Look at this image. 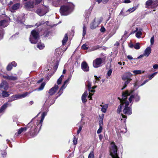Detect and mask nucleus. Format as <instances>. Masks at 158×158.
Listing matches in <instances>:
<instances>
[{
  "mask_svg": "<svg viewBox=\"0 0 158 158\" xmlns=\"http://www.w3.org/2000/svg\"><path fill=\"white\" fill-rule=\"evenodd\" d=\"M130 94L129 91H127L123 93L122 99H120L119 98H118L121 103L117 110V112L118 114L121 112L122 109H123V112L124 114L130 115L132 114L131 105L129 106V102L126 100L127 97L129 96Z\"/></svg>",
  "mask_w": 158,
  "mask_h": 158,
  "instance_id": "obj_1",
  "label": "nucleus"
},
{
  "mask_svg": "<svg viewBox=\"0 0 158 158\" xmlns=\"http://www.w3.org/2000/svg\"><path fill=\"white\" fill-rule=\"evenodd\" d=\"M48 111V110L47 109V112H44L42 113L41 118L40 120L36 119V117L40 113H39L36 116L33 118L28 123V126L31 127V133L33 135H36L41 129L42 123Z\"/></svg>",
  "mask_w": 158,
  "mask_h": 158,
  "instance_id": "obj_2",
  "label": "nucleus"
},
{
  "mask_svg": "<svg viewBox=\"0 0 158 158\" xmlns=\"http://www.w3.org/2000/svg\"><path fill=\"white\" fill-rule=\"evenodd\" d=\"M74 7L73 5L71 3L67 5L62 6L60 9V12L62 15H67L73 11Z\"/></svg>",
  "mask_w": 158,
  "mask_h": 158,
  "instance_id": "obj_3",
  "label": "nucleus"
},
{
  "mask_svg": "<svg viewBox=\"0 0 158 158\" xmlns=\"http://www.w3.org/2000/svg\"><path fill=\"white\" fill-rule=\"evenodd\" d=\"M39 38V31L34 30L31 32L29 40L31 44H35L38 42Z\"/></svg>",
  "mask_w": 158,
  "mask_h": 158,
  "instance_id": "obj_4",
  "label": "nucleus"
},
{
  "mask_svg": "<svg viewBox=\"0 0 158 158\" xmlns=\"http://www.w3.org/2000/svg\"><path fill=\"white\" fill-rule=\"evenodd\" d=\"M64 77V76L63 75H62L59 77V78L58 79L57 84H56L54 86L52 87L48 91V93L49 96L53 95L56 92L59 88L58 85L61 84V81Z\"/></svg>",
  "mask_w": 158,
  "mask_h": 158,
  "instance_id": "obj_5",
  "label": "nucleus"
},
{
  "mask_svg": "<svg viewBox=\"0 0 158 158\" xmlns=\"http://www.w3.org/2000/svg\"><path fill=\"white\" fill-rule=\"evenodd\" d=\"M103 19L102 17L95 18L90 24V28L91 29H95L102 21Z\"/></svg>",
  "mask_w": 158,
  "mask_h": 158,
  "instance_id": "obj_6",
  "label": "nucleus"
},
{
  "mask_svg": "<svg viewBox=\"0 0 158 158\" xmlns=\"http://www.w3.org/2000/svg\"><path fill=\"white\" fill-rule=\"evenodd\" d=\"M145 5V7L147 8H155L158 6V0H148L146 2Z\"/></svg>",
  "mask_w": 158,
  "mask_h": 158,
  "instance_id": "obj_7",
  "label": "nucleus"
},
{
  "mask_svg": "<svg viewBox=\"0 0 158 158\" xmlns=\"http://www.w3.org/2000/svg\"><path fill=\"white\" fill-rule=\"evenodd\" d=\"M49 11L48 7L47 6H45L41 8L37 9L36 12L39 15L42 16L46 14Z\"/></svg>",
  "mask_w": 158,
  "mask_h": 158,
  "instance_id": "obj_8",
  "label": "nucleus"
},
{
  "mask_svg": "<svg viewBox=\"0 0 158 158\" xmlns=\"http://www.w3.org/2000/svg\"><path fill=\"white\" fill-rule=\"evenodd\" d=\"M117 147L114 144L112 146L110 149L111 158H119L117 153Z\"/></svg>",
  "mask_w": 158,
  "mask_h": 158,
  "instance_id": "obj_9",
  "label": "nucleus"
},
{
  "mask_svg": "<svg viewBox=\"0 0 158 158\" xmlns=\"http://www.w3.org/2000/svg\"><path fill=\"white\" fill-rule=\"evenodd\" d=\"M102 63V59L101 58H98L93 61V66L95 68L99 67L101 66V64Z\"/></svg>",
  "mask_w": 158,
  "mask_h": 158,
  "instance_id": "obj_10",
  "label": "nucleus"
},
{
  "mask_svg": "<svg viewBox=\"0 0 158 158\" xmlns=\"http://www.w3.org/2000/svg\"><path fill=\"white\" fill-rule=\"evenodd\" d=\"M140 98L139 95L137 94H135L134 95H131L129 98V100L130 103H133V99L136 102H138L140 100Z\"/></svg>",
  "mask_w": 158,
  "mask_h": 158,
  "instance_id": "obj_11",
  "label": "nucleus"
},
{
  "mask_svg": "<svg viewBox=\"0 0 158 158\" xmlns=\"http://www.w3.org/2000/svg\"><path fill=\"white\" fill-rule=\"evenodd\" d=\"M30 128V131L29 132V134L32 136V137H34L35 136V135H33L32 134H31V127H30V126H28V124H27V127H21L20 128H19L18 131V135H20V134H21L23 132L25 131H26L27 128Z\"/></svg>",
  "mask_w": 158,
  "mask_h": 158,
  "instance_id": "obj_12",
  "label": "nucleus"
},
{
  "mask_svg": "<svg viewBox=\"0 0 158 158\" xmlns=\"http://www.w3.org/2000/svg\"><path fill=\"white\" fill-rule=\"evenodd\" d=\"M69 80V78L64 81L63 84L60 87L59 91L58 92V96H60L63 93V90L67 86V85L68 83Z\"/></svg>",
  "mask_w": 158,
  "mask_h": 158,
  "instance_id": "obj_13",
  "label": "nucleus"
},
{
  "mask_svg": "<svg viewBox=\"0 0 158 158\" xmlns=\"http://www.w3.org/2000/svg\"><path fill=\"white\" fill-rule=\"evenodd\" d=\"M68 0H54L52 2V5L56 7L59 6L62 3L67 2Z\"/></svg>",
  "mask_w": 158,
  "mask_h": 158,
  "instance_id": "obj_14",
  "label": "nucleus"
},
{
  "mask_svg": "<svg viewBox=\"0 0 158 158\" xmlns=\"http://www.w3.org/2000/svg\"><path fill=\"white\" fill-rule=\"evenodd\" d=\"M132 75L130 72H127L124 73L122 76V80L125 81L127 80H131V77Z\"/></svg>",
  "mask_w": 158,
  "mask_h": 158,
  "instance_id": "obj_15",
  "label": "nucleus"
},
{
  "mask_svg": "<svg viewBox=\"0 0 158 158\" xmlns=\"http://www.w3.org/2000/svg\"><path fill=\"white\" fill-rule=\"evenodd\" d=\"M81 68L85 72H88L89 71V67L87 63L85 61H83L81 64Z\"/></svg>",
  "mask_w": 158,
  "mask_h": 158,
  "instance_id": "obj_16",
  "label": "nucleus"
},
{
  "mask_svg": "<svg viewBox=\"0 0 158 158\" xmlns=\"http://www.w3.org/2000/svg\"><path fill=\"white\" fill-rule=\"evenodd\" d=\"M31 93V92H28L20 94H15L17 99L23 98L28 95Z\"/></svg>",
  "mask_w": 158,
  "mask_h": 158,
  "instance_id": "obj_17",
  "label": "nucleus"
},
{
  "mask_svg": "<svg viewBox=\"0 0 158 158\" xmlns=\"http://www.w3.org/2000/svg\"><path fill=\"white\" fill-rule=\"evenodd\" d=\"M157 72H155L152 74L149 75L148 77L149 79H147L144 81L143 83L140 85V86H143L148 82L149 80H151L157 74Z\"/></svg>",
  "mask_w": 158,
  "mask_h": 158,
  "instance_id": "obj_18",
  "label": "nucleus"
},
{
  "mask_svg": "<svg viewBox=\"0 0 158 158\" xmlns=\"http://www.w3.org/2000/svg\"><path fill=\"white\" fill-rule=\"evenodd\" d=\"M8 83L5 81H2L0 85V88L6 90L8 89Z\"/></svg>",
  "mask_w": 158,
  "mask_h": 158,
  "instance_id": "obj_19",
  "label": "nucleus"
},
{
  "mask_svg": "<svg viewBox=\"0 0 158 158\" xmlns=\"http://www.w3.org/2000/svg\"><path fill=\"white\" fill-rule=\"evenodd\" d=\"M17 64L15 61L12 62L11 63L9 64L6 67V70L9 71H10L12 69V67H15L16 66Z\"/></svg>",
  "mask_w": 158,
  "mask_h": 158,
  "instance_id": "obj_20",
  "label": "nucleus"
},
{
  "mask_svg": "<svg viewBox=\"0 0 158 158\" xmlns=\"http://www.w3.org/2000/svg\"><path fill=\"white\" fill-rule=\"evenodd\" d=\"M9 104L7 103H6L4 104L0 108V114H3Z\"/></svg>",
  "mask_w": 158,
  "mask_h": 158,
  "instance_id": "obj_21",
  "label": "nucleus"
},
{
  "mask_svg": "<svg viewBox=\"0 0 158 158\" xmlns=\"http://www.w3.org/2000/svg\"><path fill=\"white\" fill-rule=\"evenodd\" d=\"M20 6V4L18 3L13 5L11 8V12H14L15 10L19 9Z\"/></svg>",
  "mask_w": 158,
  "mask_h": 158,
  "instance_id": "obj_22",
  "label": "nucleus"
},
{
  "mask_svg": "<svg viewBox=\"0 0 158 158\" xmlns=\"http://www.w3.org/2000/svg\"><path fill=\"white\" fill-rule=\"evenodd\" d=\"M151 47H148L145 50L144 55V56H148L151 52Z\"/></svg>",
  "mask_w": 158,
  "mask_h": 158,
  "instance_id": "obj_23",
  "label": "nucleus"
},
{
  "mask_svg": "<svg viewBox=\"0 0 158 158\" xmlns=\"http://www.w3.org/2000/svg\"><path fill=\"white\" fill-rule=\"evenodd\" d=\"M142 29H139L138 30V28H136V29L135 31H137L136 34V36L138 38H139L141 37V36L142 35Z\"/></svg>",
  "mask_w": 158,
  "mask_h": 158,
  "instance_id": "obj_24",
  "label": "nucleus"
},
{
  "mask_svg": "<svg viewBox=\"0 0 158 158\" xmlns=\"http://www.w3.org/2000/svg\"><path fill=\"white\" fill-rule=\"evenodd\" d=\"M100 106L102 107L101 109V111L103 113H106V109L108 106V104H105L103 105L101 104Z\"/></svg>",
  "mask_w": 158,
  "mask_h": 158,
  "instance_id": "obj_25",
  "label": "nucleus"
},
{
  "mask_svg": "<svg viewBox=\"0 0 158 158\" xmlns=\"http://www.w3.org/2000/svg\"><path fill=\"white\" fill-rule=\"evenodd\" d=\"M88 93L87 91H85L84 93L82 95L81 97L82 101L83 103H85L87 101L86 97L87 96Z\"/></svg>",
  "mask_w": 158,
  "mask_h": 158,
  "instance_id": "obj_26",
  "label": "nucleus"
},
{
  "mask_svg": "<svg viewBox=\"0 0 158 158\" xmlns=\"http://www.w3.org/2000/svg\"><path fill=\"white\" fill-rule=\"evenodd\" d=\"M25 6L27 8H31L33 7V3L30 2H28L25 4Z\"/></svg>",
  "mask_w": 158,
  "mask_h": 158,
  "instance_id": "obj_27",
  "label": "nucleus"
},
{
  "mask_svg": "<svg viewBox=\"0 0 158 158\" xmlns=\"http://www.w3.org/2000/svg\"><path fill=\"white\" fill-rule=\"evenodd\" d=\"M68 37L67 34H66L64 36V37L62 41V44L63 45H65L68 40Z\"/></svg>",
  "mask_w": 158,
  "mask_h": 158,
  "instance_id": "obj_28",
  "label": "nucleus"
},
{
  "mask_svg": "<svg viewBox=\"0 0 158 158\" xmlns=\"http://www.w3.org/2000/svg\"><path fill=\"white\" fill-rule=\"evenodd\" d=\"M18 79V77L16 76H14L13 75H9L8 80L10 81H15Z\"/></svg>",
  "mask_w": 158,
  "mask_h": 158,
  "instance_id": "obj_29",
  "label": "nucleus"
},
{
  "mask_svg": "<svg viewBox=\"0 0 158 158\" xmlns=\"http://www.w3.org/2000/svg\"><path fill=\"white\" fill-rule=\"evenodd\" d=\"M17 99L15 95H13L10 97L9 98V100L8 101V102H10L13 101Z\"/></svg>",
  "mask_w": 158,
  "mask_h": 158,
  "instance_id": "obj_30",
  "label": "nucleus"
},
{
  "mask_svg": "<svg viewBox=\"0 0 158 158\" xmlns=\"http://www.w3.org/2000/svg\"><path fill=\"white\" fill-rule=\"evenodd\" d=\"M137 8V6L134 7L132 8H130L127 10L126 12H128L129 14L130 13L134 11Z\"/></svg>",
  "mask_w": 158,
  "mask_h": 158,
  "instance_id": "obj_31",
  "label": "nucleus"
},
{
  "mask_svg": "<svg viewBox=\"0 0 158 158\" xmlns=\"http://www.w3.org/2000/svg\"><path fill=\"white\" fill-rule=\"evenodd\" d=\"M2 95L3 98L7 97L10 95L8 92L4 91L2 92Z\"/></svg>",
  "mask_w": 158,
  "mask_h": 158,
  "instance_id": "obj_32",
  "label": "nucleus"
},
{
  "mask_svg": "<svg viewBox=\"0 0 158 158\" xmlns=\"http://www.w3.org/2000/svg\"><path fill=\"white\" fill-rule=\"evenodd\" d=\"M131 80H125V81L124 83V85L123 87L122 88V90H123L127 87V85H128L129 83Z\"/></svg>",
  "mask_w": 158,
  "mask_h": 158,
  "instance_id": "obj_33",
  "label": "nucleus"
},
{
  "mask_svg": "<svg viewBox=\"0 0 158 158\" xmlns=\"http://www.w3.org/2000/svg\"><path fill=\"white\" fill-rule=\"evenodd\" d=\"M37 47L39 49L41 50L44 48V45L43 44L40 43L38 44Z\"/></svg>",
  "mask_w": 158,
  "mask_h": 158,
  "instance_id": "obj_34",
  "label": "nucleus"
},
{
  "mask_svg": "<svg viewBox=\"0 0 158 158\" xmlns=\"http://www.w3.org/2000/svg\"><path fill=\"white\" fill-rule=\"evenodd\" d=\"M100 47L98 45L92 47L91 48L89 49V51L90 52L94 51L97 50Z\"/></svg>",
  "mask_w": 158,
  "mask_h": 158,
  "instance_id": "obj_35",
  "label": "nucleus"
},
{
  "mask_svg": "<svg viewBox=\"0 0 158 158\" xmlns=\"http://www.w3.org/2000/svg\"><path fill=\"white\" fill-rule=\"evenodd\" d=\"M90 92L89 93V95L88 96V98L89 99H91L92 98V96L94 94V93L95 92V90L94 89H91V90H89Z\"/></svg>",
  "mask_w": 158,
  "mask_h": 158,
  "instance_id": "obj_36",
  "label": "nucleus"
},
{
  "mask_svg": "<svg viewBox=\"0 0 158 158\" xmlns=\"http://www.w3.org/2000/svg\"><path fill=\"white\" fill-rule=\"evenodd\" d=\"M86 30H87L86 27L85 26V25H84L83 27V37L86 34Z\"/></svg>",
  "mask_w": 158,
  "mask_h": 158,
  "instance_id": "obj_37",
  "label": "nucleus"
},
{
  "mask_svg": "<svg viewBox=\"0 0 158 158\" xmlns=\"http://www.w3.org/2000/svg\"><path fill=\"white\" fill-rule=\"evenodd\" d=\"M45 84L44 83H42L40 87L38 88V90H43L45 85Z\"/></svg>",
  "mask_w": 158,
  "mask_h": 158,
  "instance_id": "obj_38",
  "label": "nucleus"
},
{
  "mask_svg": "<svg viewBox=\"0 0 158 158\" xmlns=\"http://www.w3.org/2000/svg\"><path fill=\"white\" fill-rule=\"evenodd\" d=\"M83 123L82 124V125H81L80 126H79V128L78 129V130L77 131V134H78L81 131L82 129V127L83 126L84 124H85V123L84 122H82Z\"/></svg>",
  "mask_w": 158,
  "mask_h": 158,
  "instance_id": "obj_39",
  "label": "nucleus"
},
{
  "mask_svg": "<svg viewBox=\"0 0 158 158\" xmlns=\"http://www.w3.org/2000/svg\"><path fill=\"white\" fill-rule=\"evenodd\" d=\"M132 72L135 75H137V74H140L142 73L141 71L140 70H134V71H132Z\"/></svg>",
  "mask_w": 158,
  "mask_h": 158,
  "instance_id": "obj_40",
  "label": "nucleus"
},
{
  "mask_svg": "<svg viewBox=\"0 0 158 158\" xmlns=\"http://www.w3.org/2000/svg\"><path fill=\"white\" fill-rule=\"evenodd\" d=\"M6 151L4 150L1 153V158H5L6 155Z\"/></svg>",
  "mask_w": 158,
  "mask_h": 158,
  "instance_id": "obj_41",
  "label": "nucleus"
},
{
  "mask_svg": "<svg viewBox=\"0 0 158 158\" xmlns=\"http://www.w3.org/2000/svg\"><path fill=\"white\" fill-rule=\"evenodd\" d=\"M139 43H136L134 45V48L136 49H139L140 48L139 45Z\"/></svg>",
  "mask_w": 158,
  "mask_h": 158,
  "instance_id": "obj_42",
  "label": "nucleus"
},
{
  "mask_svg": "<svg viewBox=\"0 0 158 158\" xmlns=\"http://www.w3.org/2000/svg\"><path fill=\"white\" fill-rule=\"evenodd\" d=\"M88 158H94V154L93 151L90 152Z\"/></svg>",
  "mask_w": 158,
  "mask_h": 158,
  "instance_id": "obj_43",
  "label": "nucleus"
},
{
  "mask_svg": "<svg viewBox=\"0 0 158 158\" xmlns=\"http://www.w3.org/2000/svg\"><path fill=\"white\" fill-rule=\"evenodd\" d=\"M45 23L44 21H41L39 23H36L35 24V25L37 26V27H38L42 24H44Z\"/></svg>",
  "mask_w": 158,
  "mask_h": 158,
  "instance_id": "obj_44",
  "label": "nucleus"
},
{
  "mask_svg": "<svg viewBox=\"0 0 158 158\" xmlns=\"http://www.w3.org/2000/svg\"><path fill=\"white\" fill-rule=\"evenodd\" d=\"M81 48L84 50H87L88 47H87V45L86 44H83L81 46Z\"/></svg>",
  "mask_w": 158,
  "mask_h": 158,
  "instance_id": "obj_45",
  "label": "nucleus"
},
{
  "mask_svg": "<svg viewBox=\"0 0 158 158\" xmlns=\"http://www.w3.org/2000/svg\"><path fill=\"white\" fill-rule=\"evenodd\" d=\"M102 130V127L99 126V127L97 131V133L98 134L101 133Z\"/></svg>",
  "mask_w": 158,
  "mask_h": 158,
  "instance_id": "obj_46",
  "label": "nucleus"
},
{
  "mask_svg": "<svg viewBox=\"0 0 158 158\" xmlns=\"http://www.w3.org/2000/svg\"><path fill=\"white\" fill-rule=\"evenodd\" d=\"M112 70L111 69H109L107 72V76L108 77H109L111 75L112 72Z\"/></svg>",
  "mask_w": 158,
  "mask_h": 158,
  "instance_id": "obj_47",
  "label": "nucleus"
},
{
  "mask_svg": "<svg viewBox=\"0 0 158 158\" xmlns=\"http://www.w3.org/2000/svg\"><path fill=\"white\" fill-rule=\"evenodd\" d=\"M150 42L151 45H152L154 43V36L152 37L150 39Z\"/></svg>",
  "mask_w": 158,
  "mask_h": 158,
  "instance_id": "obj_48",
  "label": "nucleus"
},
{
  "mask_svg": "<svg viewBox=\"0 0 158 158\" xmlns=\"http://www.w3.org/2000/svg\"><path fill=\"white\" fill-rule=\"evenodd\" d=\"M3 35V31L2 30H0V40L2 39Z\"/></svg>",
  "mask_w": 158,
  "mask_h": 158,
  "instance_id": "obj_49",
  "label": "nucleus"
},
{
  "mask_svg": "<svg viewBox=\"0 0 158 158\" xmlns=\"http://www.w3.org/2000/svg\"><path fill=\"white\" fill-rule=\"evenodd\" d=\"M73 142L74 145H76L77 143V139L74 136L73 139Z\"/></svg>",
  "mask_w": 158,
  "mask_h": 158,
  "instance_id": "obj_50",
  "label": "nucleus"
},
{
  "mask_svg": "<svg viewBox=\"0 0 158 158\" xmlns=\"http://www.w3.org/2000/svg\"><path fill=\"white\" fill-rule=\"evenodd\" d=\"M99 126H102L103 125V120H99Z\"/></svg>",
  "mask_w": 158,
  "mask_h": 158,
  "instance_id": "obj_51",
  "label": "nucleus"
},
{
  "mask_svg": "<svg viewBox=\"0 0 158 158\" xmlns=\"http://www.w3.org/2000/svg\"><path fill=\"white\" fill-rule=\"evenodd\" d=\"M87 83H88L87 86L89 90H90V89L91 87V84L89 81H87Z\"/></svg>",
  "mask_w": 158,
  "mask_h": 158,
  "instance_id": "obj_52",
  "label": "nucleus"
},
{
  "mask_svg": "<svg viewBox=\"0 0 158 158\" xmlns=\"http://www.w3.org/2000/svg\"><path fill=\"white\" fill-rule=\"evenodd\" d=\"M42 1V0H35V4H38Z\"/></svg>",
  "mask_w": 158,
  "mask_h": 158,
  "instance_id": "obj_53",
  "label": "nucleus"
},
{
  "mask_svg": "<svg viewBox=\"0 0 158 158\" xmlns=\"http://www.w3.org/2000/svg\"><path fill=\"white\" fill-rule=\"evenodd\" d=\"M104 114H102L101 115H99V120H103L104 118Z\"/></svg>",
  "mask_w": 158,
  "mask_h": 158,
  "instance_id": "obj_54",
  "label": "nucleus"
},
{
  "mask_svg": "<svg viewBox=\"0 0 158 158\" xmlns=\"http://www.w3.org/2000/svg\"><path fill=\"white\" fill-rule=\"evenodd\" d=\"M100 31L101 32H103L105 31V29L103 27H102L101 28Z\"/></svg>",
  "mask_w": 158,
  "mask_h": 158,
  "instance_id": "obj_55",
  "label": "nucleus"
},
{
  "mask_svg": "<svg viewBox=\"0 0 158 158\" xmlns=\"http://www.w3.org/2000/svg\"><path fill=\"white\" fill-rule=\"evenodd\" d=\"M121 115L122 116V117L123 118H125V121H124V122H125L126 120V118H127V116L126 115H124L122 114H121Z\"/></svg>",
  "mask_w": 158,
  "mask_h": 158,
  "instance_id": "obj_56",
  "label": "nucleus"
},
{
  "mask_svg": "<svg viewBox=\"0 0 158 158\" xmlns=\"http://www.w3.org/2000/svg\"><path fill=\"white\" fill-rule=\"evenodd\" d=\"M153 68L154 69H158V64H155L153 66Z\"/></svg>",
  "mask_w": 158,
  "mask_h": 158,
  "instance_id": "obj_57",
  "label": "nucleus"
},
{
  "mask_svg": "<svg viewBox=\"0 0 158 158\" xmlns=\"http://www.w3.org/2000/svg\"><path fill=\"white\" fill-rule=\"evenodd\" d=\"M127 58L129 60H131L133 59L132 57V56H131V55H128V56H127Z\"/></svg>",
  "mask_w": 158,
  "mask_h": 158,
  "instance_id": "obj_58",
  "label": "nucleus"
},
{
  "mask_svg": "<svg viewBox=\"0 0 158 158\" xmlns=\"http://www.w3.org/2000/svg\"><path fill=\"white\" fill-rule=\"evenodd\" d=\"M3 77L7 80L8 79L9 75H8L3 76Z\"/></svg>",
  "mask_w": 158,
  "mask_h": 158,
  "instance_id": "obj_59",
  "label": "nucleus"
},
{
  "mask_svg": "<svg viewBox=\"0 0 158 158\" xmlns=\"http://www.w3.org/2000/svg\"><path fill=\"white\" fill-rule=\"evenodd\" d=\"M130 0H125L124 1V2L125 3H128L131 2Z\"/></svg>",
  "mask_w": 158,
  "mask_h": 158,
  "instance_id": "obj_60",
  "label": "nucleus"
},
{
  "mask_svg": "<svg viewBox=\"0 0 158 158\" xmlns=\"http://www.w3.org/2000/svg\"><path fill=\"white\" fill-rule=\"evenodd\" d=\"M99 139L100 140H101L103 138V135L101 134H100L99 135Z\"/></svg>",
  "mask_w": 158,
  "mask_h": 158,
  "instance_id": "obj_61",
  "label": "nucleus"
},
{
  "mask_svg": "<svg viewBox=\"0 0 158 158\" xmlns=\"http://www.w3.org/2000/svg\"><path fill=\"white\" fill-rule=\"evenodd\" d=\"M144 56V54L143 55H140L139 56L137 59H140V58H142V57H143Z\"/></svg>",
  "mask_w": 158,
  "mask_h": 158,
  "instance_id": "obj_62",
  "label": "nucleus"
},
{
  "mask_svg": "<svg viewBox=\"0 0 158 158\" xmlns=\"http://www.w3.org/2000/svg\"><path fill=\"white\" fill-rule=\"evenodd\" d=\"M109 0H102V2L103 3H106L109 1Z\"/></svg>",
  "mask_w": 158,
  "mask_h": 158,
  "instance_id": "obj_63",
  "label": "nucleus"
},
{
  "mask_svg": "<svg viewBox=\"0 0 158 158\" xmlns=\"http://www.w3.org/2000/svg\"><path fill=\"white\" fill-rule=\"evenodd\" d=\"M43 81V79L42 78L41 79L38 81L37 82L38 83H40L41 82Z\"/></svg>",
  "mask_w": 158,
  "mask_h": 158,
  "instance_id": "obj_64",
  "label": "nucleus"
}]
</instances>
